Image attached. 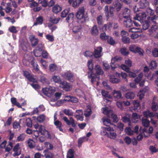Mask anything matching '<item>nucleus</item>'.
<instances>
[{"instance_id":"1","label":"nucleus","mask_w":158,"mask_h":158,"mask_svg":"<svg viewBox=\"0 0 158 158\" xmlns=\"http://www.w3.org/2000/svg\"><path fill=\"white\" fill-rule=\"evenodd\" d=\"M85 10L83 7L79 8L76 13V16L79 20H82L81 22H85L86 20V18L85 15Z\"/></svg>"},{"instance_id":"2","label":"nucleus","mask_w":158,"mask_h":158,"mask_svg":"<svg viewBox=\"0 0 158 158\" xmlns=\"http://www.w3.org/2000/svg\"><path fill=\"white\" fill-rule=\"evenodd\" d=\"M123 18L125 19L123 21V24L126 27H130L132 26V22L130 17L128 16H123Z\"/></svg>"},{"instance_id":"3","label":"nucleus","mask_w":158,"mask_h":158,"mask_svg":"<svg viewBox=\"0 0 158 158\" xmlns=\"http://www.w3.org/2000/svg\"><path fill=\"white\" fill-rule=\"evenodd\" d=\"M63 119L68 125H71L72 127H75L77 125L75 123V121L73 118L70 117L69 118V120L66 116H64L63 118Z\"/></svg>"},{"instance_id":"4","label":"nucleus","mask_w":158,"mask_h":158,"mask_svg":"<svg viewBox=\"0 0 158 158\" xmlns=\"http://www.w3.org/2000/svg\"><path fill=\"white\" fill-rule=\"evenodd\" d=\"M43 94L48 97H50L51 95L54 92L55 90L52 87H46L42 89Z\"/></svg>"},{"instance_id":"5","label":"nucleus","mask_w":158,"mask_h":158,"mask_svg":"<svg viewBox=\"0 0 158 158\" xmlns=\"http://www.w3.org/2000/svg\"><path fill=\"white\" fill-rule=\"evenodd\" d=\"M147 19L149 22L152 24L157 25L158 23V16L156 15L148 17Z\"/></svg>"},{"instance_id":"6","label":"nucleus","mask_w":158,"mask_h":158,"mask_svg":"<svg viewBox=\"0 0 158 158\" xmlns=\"http://www.w3.org/2000/svg\"><path fill=\"white\" fill-rule=\"evenodd\" d=\"M152 109L153 111H155L158 110V99L156 96L153 97L152 101Z\"/></svg>"},{"instance_id":"7","label":"nucleus","mask_w":158,"mask_h":158,"mask_svg":"<svg viewBox=\"0 0 158 158\" xmlns=\"http://www.w3.org/2000/svg\"><path fill=\"white\" fill-rule=\"evenodd\" d=\"M112 94L115 101H117L118 99L123 98L121 93L119 91L114 90L112 92Z\"/></svg>"},{"instance_id":"8","label":"nucleus","mask_w":158,"mask_h":158,"mask_svg":"<svg viewBox=\"0 0 158 158\" xmlns=\"http://www.w3.org/2000/svg\"><path fill=\"white\" fill-rule=\"evenodd\" d=\"M13 150L15 152V153L13 154V156L14 157L18 156L21 154V150L19 143H17L16 144L14 147Z\"/></svg>"},{"instance_id":"9","label":"nucleus","mask_w":158,"mask_h":158,"mask_svg":"<svg viewBox=\"0 0 158 158\" xmlns=\"http://www.w3.org/2000/svg\"><path fill=\"white\" fill-rule=\"evenodd\" d=\"M60 86L66 91H69L70 90V86L66 81H62V82H61Z\"/></svg>"},{"instance_id":"10","label":"nucleus","mask_w":158,"mask_h":158,"mask_svg":"<svg viewBox=\"0 0 158 158\" xmlns=\"http://www.w3.org/2000/svg\"><path fill=\"white\" fill-rule=\"evenodd\" d=\"M102 50V48L101 47H98L95 49L94 53V56L95 58L100 57L102 55L101 52Z\"/></svg>"},{"instance_id":"11","label":"nucleus","mask_w":158,"mask_h":158,"mask_svg":"<svg viewBox=\"0 0 158 158\" xmlns=\"http://www.w3.org/2000/svg\"><path fill=\"white\" fill-rule=\"evenodd\" d=\"M88 77L89 78H91V82L93 83L94 81L96 80L97 78L98 80L99 79V77L95 74H94L91 71L88 72Z\"/></svg>"},{"instance_id":"12","label":"nucleus","mask_w":158,"mask_h":158,"mask_svg":"<svg viewBox=\"0 0 158 158\" xmlns=\"http://www.w3.org/2000/svg\"><path fill=\"white\" fill-rule=\"evenodd\" d=\"M113 5L115 7V10L117 11L118 12L121 10H123L122 5L118 1H116L113 3Z\"/></svg>"},{"instance_id":"13","label":"nucleus","mask_w":158,"mask_h":158,"mask_svg":"<svg viewBox=\"0 0 158 158\" xmlns=\"http://www.w3.org/2000/svg\"><path fill=\"white\" fill-rule=\"evenodd\" d=\"M147 127H145L143 128H142V127H141L139 130L140 134H143L146 138L150 136L148 134V131Z\"/></svg>"},{"instance_id":"14","label":"nucleus","mask_w":158,"mask_h":158,"mask_svg":"<svg viewBox=\"0 0 158 158\" xmlns=\"http://www.w3.org/2000/svg\"><path fill=\"white\" fill-rule=\"evenodd\" d=\"M131 114L129 113H126L125 115L122 117V120L125 123L128 122L129 123L131 122L130 118Z\"/></svg>"},{"instance_id":"15","label":"nucleus","mask_w":158,"mask_h":158,"mask_svg":"<svg viewBox=\"0 0 158 158\" xmlns=\"http://www.w3.org/2000/svg\"><path fill=\"white\" fill-rule=\"evenodd\" d=\"M76 112H79V114L75 115V117L76 118L77 120L83 121L84 117L83 116V112L81 110H77L76 111Z\"/></svg>"},{"instance_id":"16","label":"nucleus","mask_w":158,"mask_h":158,"mask_svg":"<svg viewBox=\"0 0 158 158\" xmlns=\"http://www.w3.org/2000/svg\"><path fill=\"white\" fill-rule=\"evenodd\" d=\"M94 69L96 71V73L97 75H102L104 73L101 67L98 65H95Z\"/></svg>"},{"instance_id":"17","label":"nucleus","mask_w":158,"mask_h":158,"mask_svg":"<svg viewBox=\"0 0 158 158\" xmlns=\"http://www.w3.org/2000/svg\"><path fill=\"white\" fill-rule=\"evenodd\" d=\"M102 109L103 114L107 115L108 118H110V115L112 114V111L111 110H109L107 107L103 108Z\"/></svg>"},{"instance_id":"18","label":"nucleus","mask_w":158,"mask_h":158,"mask_svg":"<svg viewBox=\"0 0 158 158\" xmlns=\"http://www.w3.org/2000/svg\"><path fill=\"white\" fill-rule=\"evenodd\" d=\"M91 34L94 36H97L98 34L99 31L96 25H94L91 28Z\"/></svg>"},{"instance_id":"19","label":"nucleus","mask_w":158,"mask_h":158,"mask_svg":"<svg viewBox=\"0 0 158 158\" xmlns=\"http://www.w3.org/2000/svg\"><path fill=\"white\" fill-rule=\"evenodd\" d=\"M124 96L127 99H132L135 97V94L133 92H129L125 94Z\"/></svg>"},{"instance_id":"20","label":"nucleus","mask_w":158,"mask_h":158,"mask_svg":"<svg viewBox=\"0 0 158 158\" xmlns=\"http://www.w3.org/2000/svg\"><path fill=\"white\" fill-rule=\"evenodd\" d=\"M64 76L69 81L73 80V75L69 71L65 73Z\"/></svg>"},{"instance_id":"21","label":"nucleus","mask_w":158,"mask_h":158,"mask_svg":"<svg viewBox=\"0 0 158 158\" xmlns=\"http://www.w3.org/2000/svg\"><path fill=\"white\" fill-rule=\"evenodd\" d=\"M97 21L99 27L100 28L102 26L103 24V18L101 15L97 17Z\"/></svg>"},{"instance_id":"22","label":"nucleus","mask_w":158,"mask_h":158,"mask_svg":"<svg viewBox=\"0 0 158 158\" xmlns=\"http://www.w3.org/2000/svg\"><path fill=\"white\" fill-rule=\"evenodd\" d=\"M148 2L147 0H140L139 4L142 8H144L148 5Z\"/></svg>"},{"instance_id":"23","label":"nucleus","mask_w":158,"mask_h":158,"mask_svg":"<svg viewBox=\"0 0 158 158\" xmlns=\"http://www.w3.org/2000/svg\"><path fill=\"white\" fill-rule=\"evenodd\" d=\"M44 152L45 153L44 156L46 158H52L54 156V155L51 152H48V150H44Z\"/></svg>"},{"instance_id":"24","label":"nucleus","mask_w":158,"mask_h":158,"mask_svg":"<svg viewBox=\"0 0 158 158\" xmlns=\"http://www.w3.org/2000/svg\"><path fill=\"white\" fill-rule=\"evenodd\" d=\"M62 10V8L59 5H56L52 7V11L55 13L60 11Z\"/></svg>"},{"instance_id":"25","label":"nucleus","mask_w":158,"mask_h":158,"mask_svg":"<svg viewBox=\"0 0 158 158\" xmlns=\"http://www.w3.org/2000/svg\"><path fill=\"white\" fill-rule=\"evenodd\" d=\"M66 98H68L69 100H67V99H64V100H67L68 101H70L73 103H76L78 102V99L76 97H71L70 96H67Z\"/></svg>"},{"instance_id":"26","label":"nucleus","mask_w":158,"mask_h":158,"mask_svg":"<svg viewBox=\"0 0 158 158\" xmlns=\"http://www.w3.org/2000/svg\"><path fill=\"white\" fill-rule=\"evenodd\" d=\"M119 52L124 56H127L129 53L127 49L125 47L121 48L119 51Z\"/></svg>"},{"instance_id":"27","label":"nucleus","mask_w":158,"mask_h":158,"mask_svg":"<svg viewBox=\"0 0 158 158\" xmlns=\"http://www.w3.org/2000/svg\"><path fill=\"white\" fill-rule=\"evenodd\" d=\"M60 20V18H56L54 17H50L49 21L52 23L55 24L57 23Z\"/></svg>"},{"instance_id":"28","label":"nucleus","mask_w":158,"mask_h":158,"mask_svg":"<svg viewBox=\"0 0 158 158\" xmlns=\"http://www.w3.org/2000/svg\"><path fill=\"white\" fill-rule=\"evenodd\" d=\"M142 125L145 127H148L149 126L150 122L147 119L142 118Z\"/></svg>"},{"instance_id":"29","label":"nucleus","mask_w":158,"mask_h":158,"mask_svg":"<svg viewBox=\"0 0 158 158\" xmlns=\"http://www.w3.org/2000/svg\"><path fill=\"white\" fill-rule=\"evenodd\" d=\"M101 93L103 97L108 98H112V97L109 94V92L105 90H102Z\"/></svg>"},{"instance_id":"30","label":"nucleus","mask_w":158,"mask_h":158,"mask_svg":"<svg viewBox=\"0 0 158 158\" xmlns=\"http://www.w3.org/2000/svg\"><path fill=\"white\" fill-rule=\"evenodd\" d=\"M100 37L102 40H106L109 38V36L106 35L105 32H103L100 34Z\"/></svg>"},{"instance_id":"31","label":"nucleus","mask_w":158,"mask_h":158,"mask_svg":"<svg viewBox=\"0 0 158 158\" xmlns=\"http://www.w3.org/2000/svg\"><path fill=\"white\" fill-rule=\"evenodd\" d=\"M52 79L55 82L60 84L61 82L62 81H61L60 77L58 76H54L52 77Z\"/></svg>"},{"instance_id":"32","label":"nucleus","mask_w":158,"mask_h":158,"mask_svg":"<svg viewBox=\"0 0 158 158\" xmlns=\"http://www.w3.org/2000/svg\"><path fill=\"white\" fill-rule=\"evenodd\" d=\"M67 157V158H73L74 151L72 149H69L68 152Z\"/></svg>"},{"instance_id":"33","label":"nucleus","mask_w":158,"mask_h":158,"mask_svg":"<svg viewBox=\"0 0 158 158\" xmlns=\"http://www.w3.org/2000/svg\"><path fill=\"white\" fill-rule=\"evenodd\" d=\"M83 0H75L73 2V6L76 8L77 6H79L83 2Z\"/></svg>"},{"instance_id":"34","label":"nucleus","mask_w":158,"mask_h":158,"mask_svg":"<svg viewBox=\"0 0 158 158\" xmlns=\"http://www.w3.org/2000/svg\"><path fill=\"white\" fill-rule=\"evenodd\" d=\"M45 147L47 148V150H52L53 148L52 144L48 142H45L44 143Z\"/></svg>"},{"instance_id":"35","label":"nucleus","mask_w":158,"mask_h":158,"mask_svg":"<svg viewBox=\"0 0 158 158\" xmlns=\"http://www.w3.org/2000/svg\"><path fill=\"white\" fill-rule=\"evenodd\" d=\"M54 124L56 126H57V127L58 128L59 130L61 131H63V129L61 128L62 123H61L59 120H56L55 121Z\"/></svg>"},{"instance_id":"36","label":"nucleus","mask_w":158,"mask_h":158,"mask_svg":"<svg viewBox=\"0 0 158 158\" xmlns=\"http://www.w3.org/2000/svg\"><path fill=\"white\" fill-rule=\"evenodd\" d=\"M13 147L12 143L10 141H9L8 145L5 148V151L9 152L11 150Z\"/></svg>"},{"instance_id":"37","label":"nucleus","mask_w":158,"mask_h":158,"mask_svg":"<svg viewBox=\"0 0 158 158\" xmlns=\"http://www.w3.org/2000/svg\"><path fill=\"white\" fill-rule=\"evenodd\" d=\"M117 134L113 132H110L108 134V137L111 139H114L116 137Z\"/></svg>"},{"instance_id":"38","label":"nucleus","mask_w":158,"mask_h":158,"mask_svg":"<svg viewBox=\"0 0 158 158\" xmlns=\"http://www.w3.org/2000/svg\"><path fill=\"white\" fill-rule=\"evenodd\" d=\"M43 21V18L41 16H39L36 19V22L34 23V25H36L38 24H42Z\"/></svg>"},{"instance_id":"39","label":"nucleus","mask_w":158,"mask_h":158,"mask_svg":"<svg viewBox=\"0 0 158 158\" xmlns=\"http://www.w3.org/2000/svg\"><path fill=\"white\" fill-rule=\"evenodd\" d=\"M39 81L44 84H48L49 81L44 76H40V77Z\"/></svg>"},{"instance_id":"40","label":"nucleus","mask_w":158,"mask_h":158,"mask_svg":"<svg viewBox=\"0 0 158 158\" xmlns=\"http://www.w3.org/2000/svg\"><path fill=\"white\" fill-rule=\"evenodd\" d=\"M125 131L128 135H131L133 134L134 131L130 127H127L125 129Z\"/></svg>"},{"instance_id":"41","label":"nucleus","mask_w":158,"mask_h":158,"mask_svg":"<svg viewBox=\"0 0 158 158\" xmlns=\"http://www.w3.org/2000/svg\"><path fill=\"white\" fill-rule=\"evenodd\" d=\"M113 119V122L114 123H117L118 121V119L117 116L115 114H114L113 112L112 114L110 115V117Z\"/></svg>"},{"instance_id":"42","label":"nucleus","mask_w":158,"mask_h":158,"mask_svg":"<svg viewBox=\"0 0 158 158\" xmlns=\"http://www.w3.org/2000/svg\"><path fill=\"white\" fill-rule=\"evenodd\" d=\"M157 66V64L156 62L154 60L151 61L150 64V68L151 69H155Z\"/></svg>"},{"instance_id":"43","label":"nucleus","mask_w":158,"mask_h":158,"mask_svg":"<svg viewBox=\"0 0 158 158\" xmlns=\"http://www.w3.org/2000/svg\"><path fill=\"white\" fill-rule=\"evenodd\" d=\"M39 131L40 133H41V135H44L45 134V132H47L48 133V132L45 129L44 127V126L41 125L39 128Z\"/></svg>"},{"instance_id":"44","label":"nucleus","mask_w":158,"mask_h":158,"mask_svg":"<svg viewBox=\"0 0 158 158\" xmlns=\"http://www.w3.org/2000/svg\"><path fill=\"white\" fill-rule=\"evenodd\" d=\"M110 81L113 83H117L120 82V80L114 77H111L110 78Z\"/></svg>"},{"instance_id":"45","label":"nucleus","mask_w":158,"mask_h":158,"mask_svg":"<svg viewBox=\"0 0 158 158\" xmlns=\"http://www.w3.org/2000/svg\"><path fill=\"white\" fill-rule=\"evenodd\" d=\"M38 49H36L34 50V53L35 56H36L38 57L40 56V54H39L38 52H40L42 50V48H41L37 47Z\"/></svg>"},{"instance_id":"46","label":"nucleus","mask_w":158,"mask_h":158,"mask_svg":"<svg viewBox=\"0 0 158 158\" xmlns=\"http://www.w3.org/2000/svg\"><path fill=\"white\" fill-rule=\"evenodd\" d=\"M75 92L77 95L80 97H83L84 95V92L80 89H76Z\"/></svg>"},{"instance_id":"47","label":"nucleus","mask_w":158,"mask_h":158,"mask_svg":"<svg viewBox=\"0 0 158 158\" xmlns=\"http://www.w3.org/2000/svg\"><path fill=\"white\" fill-rule=\"evenodd\" d=\"M138 15L139 16H140L139 19L140 20V21L144 20L147 16V15L145 12H143L139 14Z\"/></svg>"},{"instance_id":"48","label":"nucleus","mask_w":158,"mask_h":158,"mask_svg":"<svg viewBox=\"0 0 158 158\" xmlns=\"http://www.w3.org/2000/svg\"><path fill=\"white\" fill-rule=\"evenodd\" d=\"M144 94L145 91L143 90H141L138 93V96L139 97L140 99L141 100L144 97Z\"/></svg>"},{"instance_id":"49","label":"nucleus","mask_w":158,"mask_h":158,"mask_svg":"<svg viewBox=\"0 0 158 158\" xmlns=\"http://www.w3.org/2000/svg\"><path fill=\"white\" fill-rule=\"evenodd\" d=\"M88 140V139H87L85 137L79 138L78 140V146L80 147L81 144L83 142L85 141V140Z\"/></svg>"},{"instance_id":"50","label":"nucleus","mask_w":158,"mask_h":158,"mask_svg":"<svg viewBox=\"0 0 158 158\" xmlns=\"http://www.w3.org/2000/svg\"><path fill=\"white\" fill-rule=\"evenodd\" d=\"M138 47L134 45H132L130 46L129 49L131 51L136 53V51Z\"/></svg>"},{"instance_id":"51","label":"nucleus","mask_w":158,"mask_h":158,"mask_svg":"<svg viewBox=\"0 0 158 158\" xmlns=\"http://www.w3.org/2000/svg\"><path fill=\"white\" fill-rule=\"evenodd\" d=\"M117 102L116 103V105L118 108L122 110L123 109V102L121 101H117Z\"/></svg>"},{"instance_id":"52","label":"nucleus","mask_w":158,"mask_h":158,"mask_svg":"<svg viewBox=\"0 0 158 158\" xmlns=\"http://www.w3.org/2000/svg\"><path fill=\"white\" fill-rule=\"evenodd\" d=\"M122 60V58L120 56H115L111 60V63L113 64V62H118Z\"/></svg>"},{"instance_id":"53","label":"nucleus","mask_w":158,"mask_h":158,"mask_svg":"<svg viewBox=\"0 0 158 158\" xmlns=\"http://www.w3.org/2000/svg\"><path fill=\"white\" fill-rule=\"evenodd\" d=\"M45 119V116L44 114H41L37 118V121L40 122H42L44 121Z\"/></svg>"},{"instance_id":"54","label":"nucleus","mask_w":158,"mask_h":158,"mask_svg":"<svg viewBox=\"0 0 158 158\" xmlns=\"http://www.w3.org/2000/svg\"><path fill=\"white\" fill-rule=\"evenodd\" d=\"M31 41L32 45L33 47H35L37 45L39 42V40L37 39H35L34 38L31 40Z\"/></svg>"},{"instance_id":"55","label":"nucleus","mask_w":158,"mask_h":158,"mask_svg":"<svg viewBox=\"0 0 158 158\" xmlns=\"http://www.w3.org/2000/svg\"><path fill=\"white\" fill-rule=\"evenodd\" d=\"M63 112L65 114L68 116L73 115V112L69 109H65L64 110Z\"/></svg>"},{"instance_id":"56","label":"nucleus","mask_w":158,"mask_h":158,"mask_svg":"<svg viewBox=\"0 0 158 158\" xmlns=\"http://www.w3.org/2000/svg\"><path fill=\"white\" fill-rule=\"evenodd\" d=\"M149 22L147 21H145L144 22L142 25V28L144 30H146L148 29L149 27Z\"/></svg>"},{"instance_id":"57","label":"nucleus","mask_w":158,"mask_h":158,"mask_svg":"<svg viewBox=\"0 0 158 158\" xmlns=\"http://www.w3.org/2000/svg\"><path fill=\"white\" fill-rule=\"evenodd\" d=\"M136 53H138L140 56H143L144 51L143 49L138 47L136 50Z\"/></svg>"},{"instance_id":"58","label":"nucleus","mask_w":158,"mask_h":158,"mask_svg":"<svg viewBox=\"0 0 158 158\" xmlns=\"http://www.w3.org/2000/svg\"><path fill=\"white\" fill-rule=\"evenodd\" d=\"M107 40H108L107 42L109 44L112 45L115 44V42L112 37L109 36V38Z\"/></svg>"},{"instance_id":"59","label":"nucleus","mask_w":158,"mask_h":158,"mask_svg":"<svg viewBox=\"0 0 158 158\" xmlns=\"http://www.w3.org/2000/svg\"><path fill=\"white\" fill-rule=\"evenodd\" d=\"M122 40L123 42L125 43H130V39L126 36H124L122 37Z\"/></svg>"},{"instance_id":"60","label":"nucleus","mask_w":158,"mask_h":158,"mask_svg":"<svg viewBox=\"0 0 158 158\" xmlns=\"http://www.w3.org/2000/svg\"><path fill=\"white\" fill-rule=\"evenodd\" d=\"M139 29L137 27H134L131 28L129 30V32H134V33L139 32Z\"/></svg>"},{"instance_id":"61","label":"nucleus","mask_w":158,"mask_h":158,"mask_svg":"<svg viewBox=\"0 0 158 158\" xmlns=\"http://www.w3.org/2000/svg\"><path fill=\"white\" fill-rule=\"evenodd\" d=\"M133 104L137 109H139L140 107L139 101L138 100H135L133 101Z\"/></svg>"},{"instance_id":"62","label":"nucleus","mask_w":158,"mask_h":158,"mask_svg":"<svg viewBox=\"0 0 158 158\" xmlns=\"http://www.w3.org/2000/svg\"><path fill=\"white\" fill-rule=\"evenodd\" d=\"M92 114L91 110L90 108H88L84 113V115L86 117H88Z\"/></svg>"},{"instance_id":"63","label":"nucleus","mask_w":158,"mask_h":158,"mask_svg":"<svg viewBox=\"0 0 158 158\" xmlns=\"http://www.w3.org/2000/svg\"><path fill=\"white\" fill-rule=\"evenodd\" d=\"M39 3H41L42 6L44 7L48 6V2L46 0H39Z\"/></svg>"},{"instance_id":"64","label":"nucleus","mask_w":158,"mask_h":158,"mask_svg":"<svg viewBox=\"0 0 158 158\" xmlns=\"http://www.w3.org/2000/svg\"><path fill=\"white\" fill-rule=\"evenodd\" d=\"M29 147L31 148H34L35 145L32 140L29 139L27 141Z\"/></svg>"}]
</instances>
